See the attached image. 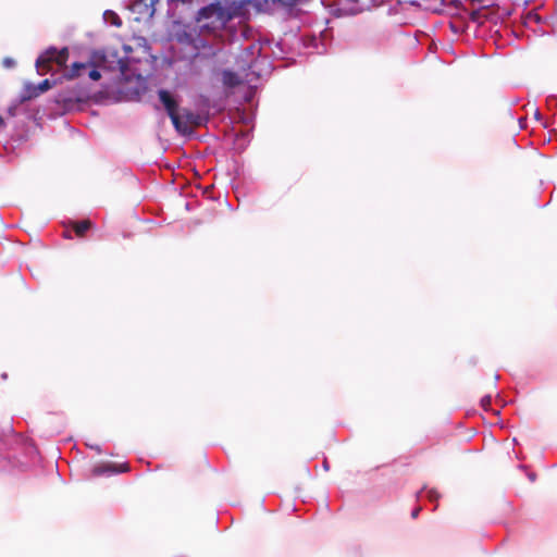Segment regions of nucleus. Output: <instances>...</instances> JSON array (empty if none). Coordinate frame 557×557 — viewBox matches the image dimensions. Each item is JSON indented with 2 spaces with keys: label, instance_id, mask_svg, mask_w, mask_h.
<instances>
[{
  "label": "nucleus",
  "instance_id": "obj_1",
  "mask_svg": "<svg viewBox=\"0 0 557 557\" xmlns=\"http://www.w3.org/2000/svg\"><path fill=\"white\" fill-rule=\"evenodd\" d=\"M242 14L243 5L240 4L223 7L221 2H214L198 11L196 22L201 33L215 34L223 30L231 20Z\"/></svg>",
  "mask_w": 557,
  "mask_h": 557
},
{
  "label": "nucleus",
  "instance_id": "obj_2",
  "mask_svg": "<svg viewBox=\"0 0 557 557\" xmlns=\"http://www.w3.org/2000/svg\"><path fill=\"white\" fill-rule=\"evenodd\" d=\"M69 59L67 48L57 50L55 48L48 49L45 53L39 55L36 61L37 71L44 75L51 71V64L55 63L59 66H64Z\"/></svg>",
  "mask_w": 557,
  "mask_h": 557
},
{
  "label": "nucleus",
  "instance_id": "obj_3",
  "mask_svg": "<svg viewBox=\"0 0 557 557\" xmlns=\"http://www.w3.org/2000/svg\"><path fill=\"white\" fill-rule=\"evenodd\" d=\"M85 72H87L88 77L92 81H99L101 78L100 72L94 66L92 63L82 62L73 63L71 69L64 74V77L67 79H74L82 76Z\"/></svg>",
  "mask_w": 557,
  "mask_h": 557
},
{
  "label": "nucleus",
  "instance_id": "obj_4",
  "mask_svg": "<svg viewBox=\"0 0 557 557\" xmlns=\"http://www.w3.org/2000/svg\"><path fill=\"white\" fill-rule=\"evenodd\" d=\"M158 96H159L160 101L164 106V109L166 110L168 115L170 116L174 127H180V125H181L178 122L180 109H178L177 101L173 98V96L170 94V91H168L165 89H160L158 91Z\"/></svg>",
  "mask_w": 557,
  "mask_h": 557
},
{
  "label": "nucleus",
  "instance_id": "obj_5",
  "mask_svg": "<svg viewBox=\"0 0 557 557\" xmlns=\"http://www.w3.org/2000/svg\"><path fill=\"white\" fill-rule=\"evenodd\" d=\"M178 122L180 127H175L177 132L180 133H187L190 127L193 126H199L201 124V119L198 114H195L188 109H182L178 111Z\"/></svg>",
  "mask_w": 557,
  "mask_h": 557
},
{
  "label": "nucleus",
  "instance_id": "obj_6",
  "mask_svg": "<svg viewBox=\"0 0 557 557\" xmlns=\"http://www.w3.org/2000/svg\"><path fill=\"white\" fill-rule=\"evenodd\" d=\"M338 11L344 15H357L370 9L369 4H363L359 0H341Z\"/></svg>",
  "mask_w": 557,
  "mask_h": 557
},
{
  "label": "nucleus",
  "instance_id": "obj_7",
  "mask_svg": "<svg viewBox=\"0 0 557 557\" xmlns=\"http://www.w3.org/2000/svg\"><path fill=\"white\" fill-rule=\"evenodd\" d=\"M71 225H72L75 234L78 237H83V236H85L86 232L91 228L92 223L90 220L86 219V220H82V221L71 222Z\"/></svg>",
  "mask_w": 557,
  "mask_h": 557
},
{
  "label": "nucleus",
  "instance_id": "obj_8",
  "mask_svg": "<svg viewBox=\"0 0 557 557\" xmlns=\"http://www.w3.org/2000/svg\"><path fill=\"white\" fill-rule=\"evenodd\" d=\"M223 82L228 87H235L240 84V79L233 72H224Z\"/></svg>",
  "mask_w": 557,
  "mask_h": 557
},
{
  "label": "nucleus",
  "instance_id": "obj_9",
  "mask_svg": "<svg viewBox=\"0 0 557 557\" xmlns=\"http://www.w3.org/2000/svg\"><path fill=\"white\" fill-rule=\"evenodd\" d=\"M111 70H117L121 72V74H125L128 70V63L125 59H117L115 66H109Z\"/></svg>",
  "mask_w": 557,
  "mask_h": 557
},
{
  "label": "nucleus",
  "instance_id": "obj_10",
  "mask_svg": "<svg viewBox=\"0 0 557 557\" xmlns=\"http://www.w3.org/2000/svg\"><path fill=\"white\" fill-rule=\"evenodd\" d=\"M109 471H110L109 467H107V466H98V467H95L92 469V475L99 476V475H102V474H104V473H107Z\"/></svg>",
  "mask_w": 557,
  "mask_h": 557
},
{
  "label": "nucleus",
  "instance_id": "obj_11",
  "mask_svg": "<svg viewBox=\"0 0 557 557\" xmlns=\"http://www.w3.org/2000/svg\"><path fill=\"white\" fill-rule=\"evenodd\" d=\"M52 87V84L50 83L49 79H44L39 85H38V90L39 92H45L47 90H49L50 88Z\"/></svg>",
  "mask_w": 557,
  "mask_h": 557
},
{
  "label": "nucleus",
  "instance_id": "obj_12",
  "mask_svg": "<svg viewBox=\"0 0 557 557\" xmlns=\"http://www.w3.org/2000/svg\"><path fill=\"white\" fill-rule=\"evenodd\" d=\"M491 403H492V398L491 396H484L482 399H481V406L484 410H488L490 406H491Z\"/></svg>",
  "mask_w": 557,
  "mask_h": 557
},
{
  "label": "nucleus",
  "instance_id": "obj_13",
  "mask_svg": "<svg viewBox=\"0 0 557 557\" xmlns=\"http://www.w3.org/2000/svg\"><path fill=\"white\" fill-rule=\"evenodd\" d=\"M428 497H429L430 500L434 502V500L438 499L440 495H438V493L436 491L431 490V491L428 492Z\"/></svg>",
  "mask_w": 557,
  "mask_h": 557
},
{
  "label": "nucleus",
  "instance_id": "obj_14",
  "mask_svg": "<svg viewBox=\"0 0 557 557\" xmlns=\"http://www.w3.org/2000/svg\"><path fill=\"white\" fill-rule=\"evenodd\" d=\"M111 23L113 25H115V26H121L122 25V21H121V18L116 14L113 15V18H112Z\"/></svg>",
  "mask_w": 557,
  "mask_h": 557
},
{
  "label": "nucleus",
  "instance_id": "obj_15",
  "mask_svg": "<svg viewBox=\"0 0 557 557\" xmlns=\"http://www.w3.org/2000/svg\"><path fill=\"white\" fill-rule=\"evenodd\" d=\"M110 57L116 58L117 55H116V53H111ZM108 58H109V55H106V54L102 55V60H103L104 63L107 62Z\"/></svg>",
  "mask_w": 557,
  "mask_h": 557
},
{
  "label": "nucleus",
  "instance_id": "obj_16",
  "mask_svg": "<svg viewBox=\"0 0 557 557\" xmlns=\"http://www.w3.org/2000/svg\"><path fill=\"white\" fill-rule=\"evenodd\" d=\"M420 509H421V508H416V509L412 511L411 517H412V518H417V517H418V515H419Z\"/></svg>",
  "mask_w": 557,
  "mask_h": 557
},
{
  "label": "nucleus",
  "instance_id": "obj_17",
  "mask_svg": "<svg viewBox=\"0 0 557 557\" xmlns=\"http://www.w3.org/2000/svg\"><path fill=\"white\" fill-rule=\"evenodd\" d=\"M281 2H283L285 5H292L293 4V0H280Z\"/></svg>",
  "mask_w": 557,
  "mask_h": 557
},
{
  "label": "nucleus",
  "instance_id": "obj_18",
  "mask_svg": "<svg viewBox=\"0 0 557 557\" xmlns=\"http://www.w3.org/2000/svg\"><path fill=\"white\" fill-rule=\"evenodd\" d=\"M4 64H5L7 66H10V65H12V64H13V61H12L11 59H5V60H4Z\"/></svg>",
  "mask_w": 557,
  "mask_h": 557
},
{
  "label": "nucleus",
  "instance_id": "obj_19",
  "mask_svg": "<svg viewBox=\"0 0 557 557\" xmlns=\"http://www.w3.org/2000/svg\"><path fill=\"white\" fill-rule=\"evenodd\" d=\"M4 125V121L2 119V116L0 115V127Z\"/></svg>",
  "mask_w": 557,
  "mask_h": 557
}]
</instances>
